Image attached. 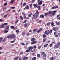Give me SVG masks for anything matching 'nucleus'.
I'll return each mask as SVG.
<instances>
[{"instance_id": "1", "label": "nucleus", "mask_w": 60, "mask_h": 60, "mask_svg": "<svg viewBox=\"0 0 60 60\" xmlns=\"http://www.w3.org/2000/svg\"><path fill=\"white\" fill-rule=\"evenodd\" d=\"M52 32H53L52 30H51L50 31L49 30H46L45 31L44 33L46 35H49L50 33L51 34L52 33Z\"/></svg>"}, {"instance_id": "2", "label": "nucleus", "mask_w": 60, "mask_h": 60, "mask_svg": "<svg viewBox=\"0 0 60 60\" xmlns=\"http://www.w3.org/2000/svg\"><path fill=\"white\" fill-rule=\"evenodd\" d=\"M56 10L53 11L52 12L51 11H49L48 12V14H50L51 13L52 16H55V15H56L55 13H56Z\"/></svg>"}, {"instance_id": "3", "label": "nucleus", "mask_w": 60, "mask_h": 60, "mask_svg": "<svg viewBox=\"0 0 60 60\" xmlns=\"http://www.w3.org/2000/svg\"><path fill=\"white\" fill-rule=\"evenodd\" d=\"M15 35L13 34H12L8 36L7 37L8 38H10V39H11V38L14 39V38H15Z\"/></svg>"}, {"instance_id": "4", "label": "nucleus", "mask_w": 60, "mask_h": 60, "mask_svg": "<svg viewBox=\"0 0 60 60\" xmlns=\"http://www.w3.org/2000/svg\"><path fill=\"white\" fill-rule=\"evenodd\" d=\"M35 40V38H32L31 39V41H33L31 42V44H34L35 43H36L37 42V41H34Z\"/></svg>"}, {"instance_id": "5", "label": "nucleus", "mask_w": 60, "mask_h": 60, "mask_svg": "<svg viewBox=\"0 0 60 60\" xmlns=\"http://www.w3.org/2000/svg\"><path fill=\"white\" fill-rule=\"evenodd\" d=\"M60 46V42L58 43L57 45H54V49H56V48H58V47H59Z\"/></svg>"}, {"instance_id": "6", "label": "nucleus", "mask_w": 60, "mask_h": 60, "mask_svg": "<svg viewBox=\"0 0 60 60\" xmlns=\"http://www.w3.org/2000/svg\"><path fill=\"white\" fill-rule=\"evenodd\" d=\"M38 15H36V14H34L33 16V17L34 19H37L38 18Z\"/></svg>"}, {"instance_id": "7", "label": "nucleus", "mask_w": 60, "mask_h": 60, "mask_svg": "<svg viewBox=\"0 0 60 60\" xmlns=\"http://www.w3.org/2000/svg\"><path fill=\"white\" fill-rule=\"evenodd\" d=\"M33 49H34V47L33 46H31L28 47V49L30 50V51L32 50Z\"/></svg>"}, {"instance_id": "8", "label": "nucleus", "mask_w": 60, "mask_h": 60, "mask_svg": "<svg viewBox=\"0 0 60 60\" xmlns=\"http://www.w3.org/2000/svg\"><path fill=\"white\" fill-rule=\"evenodd\" d=\"M58 7V6H54L53 7H52L51 8V9H56V8H57Z\"/></svg>"}, {"instance_id": "9", "label": "nucleus", "mask_w": 60, "mask_h": 60, "mask_svg": "<svg viewBox=\"0 0 60 60\" xmlns=\"http://www.w3.org/2000/svg\"><path fill=\"white\" fill-rule=\"evenodd\" d=\"M42 3H43V1L42 0L40 1V2H38V5H41Z\"/></svg>"}, {"instance_id": "10", "label": "nucleus", "mask_w": 60, "mask_h": 60, "mask_svg": "<svg viewBox=\"0 0 60 60\" xmlns=\"http://www.w3.org/2000/svg\"><path fill=\"white\" fill-rule=\"evenodd\" d=\"M29 23H28V24H27V23H25L24 25V27H26L27 26H29Z\"/></svg>"}, {"instance_id": "11", "label": "nucleus", "mask_w": 60, "mask_h": 60, "mask_svg": "<svg viewBox=\"0 0 60 60\" xmlns=\"http://www.w3.org/2000/svg\"><path fill=\"white\" fill-rule=\"evenodd\" d=\"M42 30V28H41L39 29V30L38 31V30H37V33H39V32H40V31H41V30Z\"/></svg>"}, {"instance_id": "12", "label": "nucleus", "mask_w": 60, "mask_h": 60, "mask_svg": "<svg viewBox=\"0 0 60 60\" xmlns=\"http://www.w3.org/2000/svg\"><path fill=\"white\" fill-rule=\"evenodd\" d=\"M40 13L39 12V11H38L37 10V11L36 12V13L35 14H36L37 15H39V14H40Z\"/></svg>"}, {"instance_id": "13", "label": "nucleus", "mask_w": 60, "mask_h": 60, "mask_svg": "<svg viewBox=\"0 0 60 60\" xmlns=\"http://www.w3.org/2000/svg\"><path fill=\"white\" fill-rule=\"evenodd\" d=\"M33 6H34V8H36L38 6V5L37 4H33Z\"/></svg>"}, {"instance_id": "14", "label": "nucleus", "mask_w": 60, "mask_h": 60, "mask_svg": "<svg viewBox=\"0 0 60 60\" xmlns=\"http://www.w3.org/2000/svg\"><path fill=\"white\" fill-rule=\"evenodd\" d=\"M5 27V26H4V24H2L1 26H0V28H4V27Z\"/></svg>"}, {"instance_id": "15", "label": "nucleus", "mask_w": 60, "mask_h": 60, "mask_svg": "<svg viewBox=\"0 0 60 60\" xmlns=\"http://www.w3.org/2000/svg\"><path fill=\"white\" fill-rule=\"evenodd\" d=\"M28 59V57H25L23 58V60H27Z\"/></svg>"}, {"instance_id": "16", "label": "nucleus", "mask_w": 60, "mask_h": 60, "mask_svg": "<svg viewBox=\"0 0 60 60\" xmlns=\"http://www.w3.org/2000/svg\"><path fill=\"white\" fill-rule=\"evenodd\" d=\"M33 15V13H31L30 14H29L28 15V17H31V16Z\"/></svg>"}, {"instance_id": "17", "label": "nucleus", "mask_w": 60, "mask_h": 60, "mask_svg": "<svg viewBox=\"0 0 60 60\" xmlns=\"http://www.w3.org/2000/svg\"><path fill=\"white\" fill-rule=\"evenodd\" d=\"M40 18H42V19H44V15H41L40 16Z\"/></svg>"}, {"instance_id": "18", "label": "nucleus", "mask_w": 60, "mask_h": 60, "mask_svg": "<svg viewBox=\"0 0 60 60\" xmlns=\"http://www.w3.org/2000/svg\"><path fill=\"white\" fill-rule=\"evenodd\" d=\"M25 8H26L27 10H29V6L28 5L26 6Z\"/></svg>"}, {"instance_id": "19", "label": "nucleus", "mask_w": 60, "mask_h": 60, "mask_svg": "<svg viewBox=\"0 0 60 60\" xmlns=\"http://www.w3.org/2000/svg\"><path fill=\"white\" fill-rule=\"evenodd\" d=\"M54 24V23L53 22H52L51 24V25L52 26V27L55 26V25Z\"/></svg>"}, {"instance_id": "20", "label": "nucleus", "mask_w": 60, "mask_h": 60, "mask_svg": "<svg viewBox=\"0 0 60 60\" xmlns=\"http://www.w3.org/2000/svg\"><path fill=\"white\" fill-rule=\"evenodd\" d=\"M37 7L38 10H41V6H40V5L38 6Z\"/></svg>"}, {"instance_id": "21", "label": "nucleus", "mask_w": 60, "mask_h": 60, "mask_svg": "<svg viewBox=\"0 0 60 60\" xmlns=\"http://www.w3.org/2000/svg\"><path fill=\"white\" fill-rule=\"evenodd\" d=\"M8 32H9L8 30H4V33H7Z\"/></svg>"}, {"instance_id": "22", "label": "nucleus", "mask_w": 60, "mask_h": 60, "mask_svg": "<svg viewBox=\"0 0 60 60\" xmlns=\"http://www.w3.org/2000/svg\"><path fill=\"white\" fill-rule=\"evenodd\" d=\"M42 36H43V38H46V35H45V34H43L42 35Z\"/></svg>"}, {"instance_id": "23", "label": "nucleus", "mask_w": 60, "mask_h": 60, "mask_svg": "<svg viewBox=\"0 0 60 60\" xmlns=\"http://www.w3.org/2000/svg\"><path fill=\"white\" fill-rule=\"evenodd\" d=\"M25 32H22V35L23 36H24V35H25Z\"/></svg>"}, {"instance_id": "24", "label": "nucleus", "mask_w": 60, "mask_h": 60, "mask_svg": "<svg viewBox=\"0 0 60 60\" xmlns=\"http://www.w3.org/2000/svg\"><path fill=\"white\" fill-rule=\"evenodd\" d=\"M48 44H45L44 46V48H46V47H47V46H48Z\"/></svg>"}, {"instance_id": "25", "label": "nucleus", "mask_w": 60, "mask_h": 60, "mask_svg": "<svg viewBox=\"0 0 60 60\" xmlns=\"http://www.w3.org/2000/svg\"><path fill=\"white\" fill-rule=\"evenodd\" d=\"M55 58L53 57H51L50 59V60H54Z\"/></svg>"}, {"instance_id": "26", "label": "nucleus", "mask_w": 60, "mask_h": 60, "mask_svg": "<svg viewBox=\"0 0 60 60\" xmlns=\"http://www.w3.org/2000/svg\"><path fill=\"white\" fill-rule=\"evenodd\" d=\"M37 58L36 57H34L32 59V60H35Z\"/></svg>"}, {"instance_id": "27", "label": "nucleus", "mask_w": 60, "mask_h": 60, "mask_svg": "<svg viewBox=\"0 0 60 60\" xmlns=\"http://www.w3.org/2000/svg\"><path fill=\"white\" fill-rule=\"evenodd\" d=\"M46 41V39L44 38L43 39V42H45V41Z\"/></svg>"}, {"instance_id": "28", "label": "nucleus", "mask_w": 60, "mask_h": 60, "mask_svg": "<svg viewBox=\"0 0 60 60\" xmlns=\"http://www.w3.org/2000/svg\"><path fill=\"white\" fill-rule=\"evenodd\" d=\"M32 5H33V4L32 3H31L29 4V7L30 8H32Z\"/></svg>"}, {"instance_id": "29", "label": "nucleus", "mask_w": 60, "mask_h": 60, "mask_svg": "<svg viewBox=\"0 0 60 60\" xmlns=\"http://www.w3.org/2000/svg\"><path fill=\"white\" fill-rule=\"evenodd\" d=\"M10 28L11 29H14V26H11L10 27Z\"/></svg>"}, {"instance_id": "30", "label": "nucleus", "mask_w": 60, "mask_h": 60, "mask_svg": "<svg viewBox=\"0 0 60 60\" xmlns=\"http://www.w3.org/2000/svg\"><path fill=\"white\" fill-rule=\"evenodd\" d=\"M53 30L54 31H56L57 30V29L56 28V27H54L53 28Z\"/></svg>"}, {"instance_id": "31", "label": "nucleus", "mask_w": 60, "mask_h": 60, "mask_svg": "<svg viewBox=\"0 0 60 60\" xmlns=\"http://www.w3.org/2000/svg\"><path fill=\"white\" fill-rule=\"evenodd\" d=\"M45 54V52H42L41 53V55H43Z\"/></svg>"}, {"instance_id": "32", "label": "nucleus", "mask_w": 60, "mask_h": 60, "mask_svg": "<svg viewBox=\"0 0 60 60\" xmlns=\"http://www.w3.org/2000/svg\"><path fill=\"white\" fill-rule=\"evenodd\" d=\"M56 24L57 25V26H59L60 23H59V22H56Z\"/></svg>"}, {"instance_id": "33", "label": "nucleus", "mask_w": 60, "mask_h": 60, "mask_svg": "<svg viewBox=\"0 0 60 60\" xmlns=\"http://www.w3.org/2000/svg\"><path fill=\"white\" fill-rule=\"evenodd\" d=\"M50 24V22H49L47 23V24H46L47 26H49V25Z\"/></svg>"}, {"instance_id": "34", "label": "nucleus", "mask_w": 60, "mask_h": 60, "mask_svg": "<svg viewBox=\"0 0 60 60\" xmlns=\"http://www.w3.org/2000/svg\"><path fill=\"white\" fill-rule=\"evenodd\" d=\"M14 0H12L10 2V4H13Z\"/></svg>"}, {"instance_id": "35", "label": "nucleus", "mask_w": 60, "mask_h": 60, "mask_svg": "<svg viewBox=\"0 0 60 60\" xmlns=\"http://www.w3.org/2000/svg\"><path fill=\"white\" fill-rule=\"evenodd\" d=\"M43 57H45L47 56V54H45L43 55Z\"/></svg>"}, {"instance_id": "36", "label": "nucleus", "mask_w": 60, "mask_h": 60, "mask_svg": "<svg viewBox=\"0 0 60 60\" xmlns=\"http://www.w3.org/2000/svg\"><path fill=\"white\" fill-rule=\"evenodd\" d=\"M8 24L7 23H4V25H5V26H7Z\"/></svg>"}, {"instance_id": "37", "label": "nucleus", "mask_w": 60, "mask_h": 60, "mask_svg": "<svg viewBox=\"0 0 60 60\" xmlns=\"http://www.w3.org/2000/svg\"><path fill=\"white\" fill-rule=\"evenodd\" d=\"M26 3H23V6H25L26 5Z\"/></svg>"}, {"instance_id": "38", "label": "nucleus", "mask_w": 60, "mask_h": 60, "mask_svg": "<svg viewBox=\"0 0 60 60\" xmlns=\"http://www.w3.org/2000/svg\"><path fill=\"white\" fill-rule=\"evenodd\" d=\"M37 30V29H36L34 30L33 31L34 33H35V31H36Z\"/></svg>"}, {"instance_id": "39", "label": "nucleus", "mask_w": 60, "mask_h": 60, "mask_svg": "<svg viewBox=\"0 0 60 60\" xmlns=\"http://www.w3.org/2000/svg\"><path fill=\"white\" fill-rule=\"evenodd\" d=\"M8 15H4V18H6V17L8 16Z\"/></svg>"}, {"instance_id": "40", "label": "nucleus", "mask_w": 60, "mask_h": 60, "mask_svg": "<svg viewBox=\"0 0 60 60\" xmlns=\"http://www.w3.org/2000/svg\"><path fill=\"white\" fill-rule=\"evenodd\" d=\"M11 9H15V7H11Z\"/></svg>"}, {"instance_id": "41", "label": "nucleus", "mask_w": 60, "mask_h": 60, "mask_svg": "<svg viewBox=\"0 0 60 60\" xmlns=\"http://www.w3.org/2000/svg\"><path fill=\"white\" fill-rule=\"evenodd\" d=\"M30 51V50L28 49L26 51V52H29Z\"/></svg>"}, {"instance_id": "42", "label": "nucleus", "mask_w": 60, "mask_h": 60, "mask_svg": "<svg viewBox=\"0 0 60 60\" xmlns=\"http://www.w3.org/2000/svg\"><path fill=\"white\" fill-rule=\"evenodd\" d=\"M48 15H49V13H45V16H47Z\"/></svg>"}, {"instance_id": "43", "label": "nucleus", "mask_w": 60, "mask_h": 60, "mask_svg": "<svg viewBox=\"0 0 60 60\" xmlns=\"http://www.w3.org/2000/svg\"><path fill=\"white\" fill-rule=\"evenodd\" d=\"M22 15H26V14H25V13L24 12H22Z\"/></svg>"}, {"instance_id": "44", "label": "nucleus", "mask_w": 60, "mask_h": 60, "mask_svg": "<svg viewBox=\"0 0 60 60\" xmlns=\"http://www.w3.org/2000/svg\"><path fill=\"white\" fill-rule=\"evenodd\" d=\"M9 27H10V26H8L6 28V29H9Z\"/></svg>"}, {"instance_id": "45", "label": "nucleus", "mask_w": 60, "mask_h": 60, "mask_svg": "<svg viewBox=\"0 0 60 60\" xmlns=\"http://www.w3.org/2000/svg\"><path fill=\"white\" fill-rule=\"evenodd\" d=\"M20 18L21 19H22V20H23V18L22 17V16H21L20 17Z\"/></svg>"}, {"instance_id": "46", "label": "nucleus", "mask_w": 60, "mask_h": 60, "mask_svg": "<svg viewBox=\"0 0 60 60\" xmlns=\"http://www.w3.org/2000/svg\"><path fill=\"white\" fill-rule=\"evenodd\" d=\"M23 18L24 19H25L26 18V15H23Z\"/></svg>"}, {"instance_id": "47", "label": "nucleus", "mask_w": 60, "mask_h": 60, "mask_svg": "<svg viewBox=\"0 0 60 60\" xmlns=\"http://www.w3.org/2000/svg\"><path fill=\"white\" fill-rule=\"evenodd\" d=\"M19 21V20L17 19L16 21V22H15V24H17L18 22Z\"/></svg>"}, {"instance_id": "48", "label": "nucleus", "mask_w": 60, "mask_h": 60, "mask_svg": "<svg viewBox=\"0 0 60 60\" xmlns=\"http://www.w3.org/2000/svg\"><path fill=\"white\" fill-rule=\"evenodd\" d=\"M30 35V34H29V32H28V33H27L26 35L27 36H29Z\"/></svg>"}, {"instance_id": "49", "label": "nucleus", "mask_w": 60, "mask_h": 60, "mask_svg": "<svg viewBox=\"0 0 60 60\" xmlns=\"http://www.w3.org/2000/svg\"><path fill=\"white\" fill-rule=\"evenodd\" d=\"M16 32L17 33H19V30H16Z\"/></svg>"}, {"instance_id": "50", "label": "nucleus", "mask_w": 60, "mask_h": 60, "mask_svg": "<svg viewBox=\"0 0 60 60\" xmlns=\"http://www.w3.org/2000/svg\"><path fill=\"white\" fill-rule=\"evenodd\" d=\"M19 58V57L18 56H17L16 57V58H15V60H18Z\"/></svg>"}, {"instance_id": "51", "label": "nucleus", "mask_w": 60, "mask_h": 60, "mask_svg": "<svg viewBox=\"0 0 60 60\" xmlns=\"http://www.w3.org/2000/svg\"><path fill=\"white\" fill-rule=\"evenodd\" d=\"M37 56L38 57H40V54H38L37 55Z\"/></svg>"}, {"instance_id": "52", "label": "nucleus", "mask_w": 60, "mask_h": 60, "mask_svg": "<svg viewBox=\"0 0 60 60\" xmlns=\"http://www.w3.org/2000/svg\"><path fill=\"white\" fill-rule=\"evenodd\" d=\"M41 45L40 46L38 47V49H40V48H41Z\"/></svg>"}, {"instance_id": "53", "label": "nucleus", "mask_w": 60, "mask_h": 60, "mask_svg": "<svg viewBox=\"0 0 60 60\" xmlns=\"http://www.w3.org/2000/svg\"><path fill=\"white\" fill-rule=\"evenodd\" d=\"M7 4V3H6L4 4V6H6Z\"/></svg>"}, {"instance_id": "54", "label": "nucleus", "mask_w": 60, "mask_h": 60, "mask_svg": "<svg viewBox=\"0 0 60 60\" xmlns=\"http://www.w3.org/2000/svg\"><path fill=\"white\" fill-rule=\"evenodd\" d=\"M22 45H23V46H24L25 45V44L24 43H22Z\"/></svg>"}, {"instance_id": "55", "label": "nucleus", "mask_w": 60, "mask_h": 60, "mask_svg": "<svg viewBox=\"0 0 60 60\" xmlns=\"http://www.w3.org/2000/svg\"><path fill=\"white\" fill-rule=\"evenodd\" d=\"M56 31H55L54 33V35H56Z\"/></svg>"}, {"instance_id": "56", "label": "nucleus", "mask_w": 60, "mask_h": 60, "mask_svg": "<svg viewBox=\"0 0 60 60\" xmlns=\"http://www.w3.org/2000/svg\"><path fill=\"white\" fill-rule=\"evenodd\" d=\"M53 45V44L52 43H51L50 44V47H52V46Z\"/></svg>"}, {"instance_id": "57", "label": "nucleus", "mask_w": 60, "mask_h": 60, "mask_svg": "<svg viewBox=\"0 0 60 60\" xmlns=\"http://www.w3.org/2000/svg\"><path fill=\"white\" fill-rule=\"evenodd\" d=\"M27 21V20H25L23 22H22V24H23V23H26Z\"/></svg>"}, {"instance_id": "58", "label": "nucleus", "mask_w": 60, "mask_h": 60, "mask_svg": "<svg viewBox=\"0 0 60 60\" xmlns=\"http://www.w3.org/2000/svg\"><path fill=\"white\" fill-rule=\"evenodd\" d=\"M34 48V49H36V46L35 45H34V47H33V49Z\"/></svg>"}, {"instance_id": "59", "label": "nucleus", "mask_w": 60, "mask_h": 60, "mask_svg": "<svg viewBox=\"0 0 60 60\" xmlns=\"http://www.w3.org/2000/svg\"><path fill=\"white\" fill-rule=\"evenodd\" d=\"M35 1V0H32L31 1L32 3H34Z\"/></svg>"}, {"instance_id": "60", "label": "nucleus", "mask_w": 60, "mask_h": 60, "mask_svg": "<svg viewBox=\"0 0 60 60\" xmlns=\"http://www.w3.org/2000/svg\"><path fill=\"white\" fill-rule=\"evenodd\" d=\"M6 39H4L2 41V42H4V41H6Z\"/></svg>"}, {"instance_id": "61", "label": "nucleus", "mask_w": 60, "mask_h": 60, "mask_svg": "<svg viewBox=\"0 0 60 60\" xmlns=\"http://www.w3.org/2000/svg\"><path fill=\"white\" fill-rule=\"evenodd\" d=\"M60 16V14H59L58 15H57V18H58Z\"/></svg>"}, {"instance_id": "62", "label": "nucleus", "mask_w": 60, "mask_h": 60, "mask_svg": "<svg viewBox=\"0 0 60 60\" xmlns=\"http://www.w3.org/2000/svg\"><path fill=\"white\" fill-rule=\"evenodd\" d=\"M15 42V40H14L13 41H12L11 42V43H13V42Z\"/></svg>"}, {"instance_id": "63", "label": "nucleus", "mask_w": 60, "mask_h": 60, "mask_svg": "<svg viewBox=\"0 0 60 60\" xmlns=\"http://www.w3.org/2000/svg\"><path fill=\"white\" fill-rule=\"evenodd\" d=\"M38 22V23H41V20H39Z\"/></svg>"}, {"instance_id": "64", "label": "nucleus", "mask_w": 60, "mask_h": 60, "mask_svg": "<svg viewBox=\"0 0 60 60\" xmlns=\"http://www.w3.org/2000/svg\"><path fill=\"white\" fill-rule=\"evenodd\" d=\"M58 35L59 36H60V33H59L58 34Z\"/></svg>"}]
</instances>
